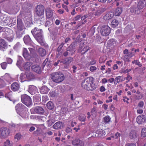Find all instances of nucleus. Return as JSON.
<instances>
[{"label":"nucleus","instance_id":"obj_1","mask_svg":"<svg viewBox=\"0 0 146 146\" xmlns=\"http://www.w3.org/2000/svg\"><path fill=\"white\" fill-rule=\"evenodd\" d=\"M50 76L52 80L56 83H60L64 79V74L60 72H53L50 74Z\"/></svg>","mask_w":146,"mask_h":146},{"label":"nucleus","instance_id":"obj_2","mask_svg":"<svg viewBox=\"0 0 146 146\" xmlns=\"http://www.w3.org/2000/svg\"><path fill=\"white\" fill-rule=\"evenodd\" d=\"M42 30L38 29V30L36 28H35L31 31V33L33 36L40 44L42 45L43 44V40L42 34Z\"/></svg>","mask_w":146,"mask_h":146},{"label":"nucleus","instance_id":"obj_3","mask_svg":"<svg viewBox=\"0 0 146 146\" xmlns=\"http://www.w3.org/2000/svg\"><path fill=\"white\" fill-rule=\"evenodd\" d=\"M94 78L92 77H87L84 79L82 83V88L86 90L89 89V87L90 86V83L94 82Z\"/></svg>","mask_w":146,"mask_h":146},{"label":"nucleus","instance_id":"obj_4","mask_svg":"<svg viewBox=\"0 0 146 146\" xmlns=\"http://www.w3.org/2000/svg\"><path fill=\"white\" fill-rule=\"evenodd\" d=\"M22 102L28 107L32 105V103L31 98L27 94H25L21 96Z\"/></svg>","mask_w":146,"mask_h":146},{"label":"nucleus","instance_id":"obj_5","mask_svg":"<svg viewBox=\"0 0 146 146\" xmlns=\"http://www.w3.org/2000/svg\"><path fill=\"white\" fill-rule=\"evenodd\" d=\"M44 7L42 5H38L36 6L35 10L36 14L38 16L43 15L44 13Z\"/></svg>","mask_w":146,"mask_h":146},{"label":"nucleus","instance_id":"obj_6","mask_svg":"<svg viewBox=\"0 0 146 146\" xmlns=\"http://www.w3.org/2000/svg\"><path fill=\"white\" fill-rule=\"evenodd\" d=\"M10 133L8 129L6 127H3L0 129V137L4 138L9 135Z\"/></svg>","mask_w":146,"mask_h":146},{"label":"nucleus","instance_id":"obj_7","mask_svg":"<svg viewBox=\"0 0 146 146\" xmlns=\"http://www.w3.org/2000/svg\"><path fill=\"white\" fill-rule=\"evenodd\" d=\"M31 112L32 114H42L44 112V109L42 107L39 106H37L31 110Z\"/></svg>","mask_w":146,"mask_h":146},{"label":"nucleus","instance_id":"obj_8","mask_svg":"<svg viewBox=\"0 0 146 146\" xmlns=\"http://www.w3.org/2000/svg\"><path fill=\"white\" fill-rule=\"evenodd\" d=\"M73 60L74 58L70 56L62 60V61H61V63L65 64V65L64 66V68H65L67 69L68 68L69 64L71 62L73 61Z\"/></svg>","mask_w":146,"mask_h":146},{"label":"nucleus","instance_id":"obj_9","mask_svg":"<svg viewBox=\"0 0 146 146\" xmlns=\"http://www.w3.org/2000/svg\"><path fill=\"white\" fill-rule=\"evenodd\" d=\"M110 31V27L107 26H104L101 28L100 32L102 36H106L109 34Z\"/></svg>","mask_w":146,"mask_h":146},{"label":"nucleus","instance_id":"obj_10","mask_svg":"<svg viewBox=\"0 0 146 146\" xmlns=\"http://www.w3.org/2000/svg\"><path fill=\"white\" fill-rule=\"evenodd\" d=\"M123 53L125 54L124 56V60L130 62V60L129 59L134 55L133 53L129 52L128 50L127 49L123 50Z\"/></svg>","mask_w":146,"mask_h":146},{"label":"nucleus","instance_id":"obj_11","mask_svg":"<svg viewBox=\"0 0 146 146\" xmlns=\"http://www.w3.org/2000/svg\"><path fill=\"white\" fill-rule=\"evenodd\" d=\"M25 108V107L21 103H19L17 104L15 108L17 113L21 116V112H22Z\"/></svg>","mask_w":146,"mask_h":146},{"label":"nucleus","instance_id":"obj_12","mask_svg":"<svg viewBox=\"0 0 146 146\" xmlns=\"http://www.w3.org/2000/svg\"><path fill=\"white\" fill-rule=\"evenodd\" d=\"M137 122L139 124H142L146 122V116L143 115L138 116L136 118Z\"/></svg>","mask_w":146,"mask_h":146},{"label":"nucleus","instance_id":"obj_13","mask_svg":"<svg viewBox=\"0 0 146 146\" xmlns=\"http://www.w3.org/2000/svg\"><path fill=\"white\" fill-rule=\"evenodd\" d=\"M130 10L131 13L137 15L139 14L141 12L140 10L136 5L131 6L130 8Z\"/></svg>","mask_w":146,"mask_h":146},{"label":"nucleus","instance_id":"obj_14","mask_svg":"<svg viewBox=\"0 0 146 146\" xmlns=\"http://www.w3.org/2000/svg\"><path fill=\"white\" fill-rule=\"evenodd\" d=\"M75 44L74 43H72L66 49L70 54L71 55H72L75 51Z\"/></svg>","mask_w":146,"mask_h":146},{"label":"nucleus","instance_id":"obj_15","mask_svg":"<svg viewBox=\"0 0 146 146\" xmlns=\"http://www.w3.org/2000/svg\"><path fill=\"white\" fill-rule=\"evenodd\" d=\"M31 69L35 72L38 74H40L41 72L40 67L39 65L35 64L32 65L31 67Z\"/></svg>","mask_w":146,"mask_h":146},{"label":"nucleus","instance_id":"obj_16","mask_svg":"<svg viewBox=\"0 0 146 146\" xmlns=\"http://www.w3.org/2000/svg\"><path fill=\"white\" fill-rule=\"evenodd\" d=\"M17 30L23 31L25 27L23 23L22 20L20 19H18L17 21Z\"/></svg>","mask_w":146,"mask_h":146},{"label":"nucleus","instance_id":"obj_17","mask_svg":"<svg viewBox=\"0 0 146 146\" xmlns=\"http://www.w3.org/2000/svg\"><path fill=\"white\" fill-rule=\"evenodd\" d=\"M73 145L75 146H84V143L82 140L78 139H75L72 141Z\"/></svg>","mask_w":146,"mask_h":146},{"label":"nucleus","instance_id":"obj_18","mask_svg":"<svg viewBox=\"0 0 146 146\" xmlns=\"http://www.w3.org/2000/svg\"><path fill=\"white\" fill-rule=\"evenodd\" d=\"M23 55L24 58L27 60H29L32 57L29 54L26 48H24L23 50Z\"/></svg>","mask_w":146,"mask_h":146},{"label":"nucleus","instance_id":"obj_19","mask_svg":"<svg viewBox=\"0 0 146 146\" xmlns=\"http://www.w3.org/2000/svg\"><path fill=\"white\" fill-rule=\"evenodd\" d=\"M113 14L110 12L106 13L103 17V20L106 22H108L113 17Z\"/></svg>","mask_w":146,"mask_h":146},{"label":"nucleus","instance_id":"obj_20","mask_svg":"<svg viewBox=\"0 0 146 146\" xmlns=\"http://www.w3.org/2000/svg\"><path fill=\"white\" fill-rule=\"evenodd\" d=\"M19 85L17 82H13L11 85V89L13 91L18 90L20 88Z\"/></svg>","mask_w":146,"mask_h":146},{"label":"nucleus","instance_id":"obj_21","mask_svg":"<svg viewBox=\"0 0 146 146\" xmlns=\"http://www.w3.org/2000/svg\"><path fill=\"white\" fill-rule=\"evenodd\" d=\"M64 123L62 122L58 121L56 122L53 126V128L56 129H59L63 127Z\"/></svg>","mask_w":146,"mask_h":146},{"label":"nucleus","instance_id":"obj_22","mask_svg":"<svg viewBox=\"0 0 146 146\" xmlns=\"http://www.w3.org/2000/svg\"><path fill=\"white\" fill-rule=\"evenodd\" d=\"M23 40L25 43L27 44H31L32 43V41L28 35L25 36L23 38Z\"/></svg>","mask_w":146,"mask_h":146},{"label":"nucleus","instance_id":"obj_23","mask_svg":"<svg viewBox=\"0 0 146 146\" xmlns=\"http://www.w3.org/2000/svg\"><path fill=\"white\" fill-rule=\"evenodd\" d=\"M107 10V9L105 8H101L97 10L95 13V15L96 16H100L103 12Z\"/></svg>","mask_w":146,"mask_h":146},{"label":"nucleus","instance_id":"obj_24","mask_svg":"<svg viewBox=\"0 0 146 146\" xmlns=\"http://www.w3.org/2000/svg\"><path fill=\"white\" fill-rule=\"evenodd\" d=\"M38 54L41 56H44L46 54V52L45 50L42 48H39L37 50Z\"/></svg>","mask_w":146,"mask_h":146},{"label":"nucleus","instance_id":"obj_25","mask_svg":"<svg viewBox=\"0 0 146 146\" xmlns=\"http://www.w3.org/2000/svg\"><path fill=\"white\" fill-rule=\"evenodd\" d=\"M49 90V89L46 86H42L40 90V93L43 94H47Z\"/></svg>","mask_w":146,"mask_h":146},{"label":"nucleus","instance_id":"obj_26","mask_svg":"<svg viewBox=\"0 0 146 146\" xmlns=\"http://www.w3.org/2000/svg\"><path fill=\"white\" fill-rule=\"evenodd\" d=\"M137 136L136 131L134 130H132L130 131L129 134V136L131 139H135Z\"/></svg>","mask_w":146,"mask_h":146},{"label":"nucleus","instance_id":"obj_27","mask_svg":"<svg viewBox=\"0 0 146 146\" xmlns=\"http://www.w3.org/2000/svg\"><path fill=\"white\" fill-rule=\"evenodd\" d=\"M46 16L47 18H50L53 15V12L50 8H47L45 10Z\"/></svg>","mask_w":146,"mask_h":146},{"label":"nucleus","instance_id":"obj_28","mask_svg":"<svg viewBox=\"0 0 146 146\" xmlns=\"http://www.w3.org/2000/svg\"><path fill=\"white\" fill-rule=\"evenodd\" d=\"M91 118L94 119L96 117L97 114V110L95 107H93L91 110Z\"/></svg>","mask_w":146,"mask_h":146},{"label":"nucleus","instance_id":"obj_29","mask_svg":"<svg viewBox=\"0 0 146 146\" xmlns=\"http://www.w3.org/2000/svg\"><path fill=\"white\" fill-rule=\"evenodd\" d=\"M3 21L4 23L8 24L10 22H11L12 20L9 17L5 15L3 19Z\"/></svg>","mask_w":146,"mask_h":146},{"label":"nucleus","instance_id":"obj_30","mask_svg":"<svg viewBox=\"0 0 146 146\" xmlns=\"http://www.w3.org/2000/svg\"><path fill=\"white\" fill-rule=\"evenodd\" d=\"M32 47H29V50L30 52V54L32 57H34L36 55V53L35 50V48L33 46H32Z\"/></svg>","mask_w":146,"mask_h":146},{"label":"nucleus","instance_id":"obj_31","mask_svg":"<svg viewBox=\"0 0 146 146\" xmlns=\"http://www.w3.org/2000/svg\"><path fill=\"white\" fill-rule=\"evenodd\" d=\"M26 78L27 80H30L35 78V76L33 74L30 72L26 73Z\"/></svg>","mask_w":146,"mask_h":146},{"label":"nucleus","instance_id":"obj_32","mask_svg":"<svg viewBox=\"0 0 146 146\" xmlns=\"http://www.w3.org/2000/svg\"><path fill=\"white\" fill-rule=\"evenodd\" d=\"M53 23V21L51 19L47 18L45 26L46 27H49L52 25Z\"/></svg>","mask_w":146,"mask_h":146},{"label":"nucleus","instance_id":"obj_33","mask_svg":"<svg viewBox=\"0 0 146 146\" xmlns=\"http://www.w3.org/2000/svg\"><path fill=\"white\" fill-rule=\"evenodd\" d=\"M7 46V43L3 39H0V48H5Z\"/></svg>","mask_w":146,"mask_h":146},{"label":"nucleus","instance_id":"obj_34","mask_svg":"<svg viewBox=\"0 0 146 146\" xmlns=\"http://www.w3.org/2000/svg\"><path fill=\"white\" fill-rule=\"evenodd\" d=\"M36 90V87L33 85H30L29 86V91L32 94H33L35 92Z\"/></svg>","mask_w":146,"mask_h":146},{"label":"nucleus","instance_id":"obj_35","mask_svg":"<svg viewBox=\"0 0 146 146\" xmlns=\"http://www.w3.org/2000/svg\"><path fill=\"white\" fill-rule=\"evenodd\" d=\"M46 107L48 109L52 110L54 108V105L52 102L50 101L47 103Z\"/></svg>","mask_w":146,"mask_h":146},{"label":"nucleus","instance_id":"obj_36","mask_svg":"<svg viewBox=\"0 0 146 146\" xmlns=\"http://www.w3.org/2000/svg\"><path fill=\"white\" fill-rule=\"evenodd\" d=\"M122 9L121 7H118L115 11V15L116 16H119L122 13Z\"/></svg>","mask_w":146,"mask_h":146},{"label":"nucleus","instance_id":"obj_37","mask_svg":"<svg viewBox=\"0 0 146 146\" xmlns=\"http://www.w3.org/2000/svg\"><path fill=\"white\" fill-rule=\"evenodd\" d=\"M94 82H93L90 83V86L89 87V89H88V91H92L96 89V88L97 86L95 84Z\"/></svg>","mask_w":146,"mask_h":146},{"label":"nucleus","instance_id":"obj_38","mask_svg":"<svg viewBox=\"0 0 146 146\" xmlns=\"http://www.w3.org/2000/svg\"><path fill=\"white\" fill-rule=\"evenodd\" d=\"M103 131L102 129L97 131L95 132V137H101L103 136Z\"/></svg>","mask_w":146,"mask_h":146},{"label":"nucleus","instance_id":"obj_39","mask_svg":"<svg viewBox=\"0 0 146 146\" xmlns=\"http://www.w3.org/2000/svg\"><path fill=\"white\" fill-rule=\"evenodd\" d=\"M20 79L21 80L20 81L21 82L27 80L26 78V73L25 74L21 73L20 76Z\"/></svg>","mask_w":146,"mask_h":146},{"label":"nucleus","instance_id":"obj_40","mask_svg":"<svg viewBox=\"0 0 146 146\" xmlns=\"http://www.w3.org/2000/svg\"><path fill=\"white\" fill-rule=\"evenodd\" d=\"M119 22L116 19H114L111 22V26L113 28H115L118 25Z\"/></svg>","mask_w":146,"mask_h":146},{"label":"nucleus","instance_id":"obj_41","mask_svg":"<svg viewBox=\"0 0 146 146\" xmlns=\"http://www.w3.org/2000/svg\"><path fill=\"white\" fill-rule=\"evenodd\" d=\"M137 6L140 10L143 9L145 6H146L145 4L141 0L138 2Z\"/></svg>","mask_w":146,"mask_h":146},{"label":"nucleus","instance_id":"obj_42","mask_svg":"<svg viewBox=\"0 0 146 146\" xmlns=\"http://www.w3.org/2000/svg\"><path fill=\"white\" fill-rule=\"evenodd\" d=\"M22 31L17 30L16 31V37L18 38H20L22 36L23 32Z\"/></svg>","mask_w":146,"mask_h":146},{"label":"nucleus","instance_id":"obj_43","mask_svg":"<svg viewBox=\"0 0 146 146\" xmlns=\"http://www.w3.org/2000/svg\"><path fill=\"white\" fill-rule=\"evenodd\" d=\"M125 79V78H122V77L121 76H117L115 78V80H117V82L118 83L122 82Z\"/></svg>","mask_w":146,"mask_h":146},{"label":"nucleus","instance_id":"obj_44","mask_svg":"<svg viewBox=\"0 0 146 146\" xmlns=\"http://www.w3.org/2000/svg\"><path fill=\"white\" fill-rule=\"evenodd\" d=\"M32 64L30 62H27L24 65V67L25 69L28 70L29 69L30 66L32 65Z\"/></svg>","mask_w":146,"mask_h":146},{"label":"nucleus","instance_id":"obj_45","mask_svg":"<svg viewBox=\"0 0 146 146\" xmlns=\"http://www.w3.org/2000/svg\"><path fill=\"white\" fill-rule=\"evenodd\" d=\"M141 136L142 137H146V128H143L141 130Z\"/></svg>","mask_w":146,"mask_h":146},{"label":"nucleus","instance_id":"obj_46","mask_svg":"<svg viewBox=\"0 0 146 146\" xmlns=\"http://www.w3.org/2000/svg\"><path fill=\"white\" fill-rule=\"evenodd\" d=\"M22 136L19 133H17L15 136V139L16 141H17L20 140L21 137Z\"/></svg>","mask_w":146,"mask_h":146},{"label":"nucleus","instance_id":"obj_47","mask_svg":"<svg viewBox=\"0 0 146 146\" xmlns=\"http://www.w3.org/2000/svg\"><path fill=\"white\" fill-rule=\"evenodd\" d=\"M90 47L88 46H85L81 51V53L82 54H84L90 49Z\"/></svg>","mask_w":146,"mask_h":146},{"label":"nucleus","instance_id":"obj_48","mask_svg":"<svg viewBox=\"0 0 146 146\" xmlns=\"http://www.w3.org/2000/svg\"><path fill=\"white\" fill-rule=\"evenodd\" d=\"M54 122V121L53 119H50L47 121V124L48 127H49L51 126Z\"/></svg>","mask_w":146,"mask_h":146},{"label":"nucleus","instance_id":"obj_49","mask_svg":"<svg viewBox=\"0 0 146 146\" xmlns=\"http://www.w3.org/2000/svg\"><path fill=\"white\" fill-rule=\"evenodd\" d=\"M103 119L104 122L106 123H108L110 120V118L108 116H105L104 118Z\"/></svg>","mask_w":146,"mask_h":146},{"label":"nucleus","instance_id":"obj_50","mask_svg":"<svg viewBox=\"0 0 146 146\" xmlns=\"http://www.w3.org/2000/svg\"><path fill=\"white\" fill-rule=\"evenodd\" d=\"M133 64H135L138 66L139 67H141L142 65L141 64V63L138 60H134L132 62Z\"/></svg>","mask_w":146,"mask_h":146},{"label":"nucleus","instance_id":"obj_51","mask_svg":"<svg viewBox=\"0 0 146 146\" xmlns=\"http://www.w3.org/2000/svg\"><path fill=\"white\" fill-rule=\"evenodd\" d=\"M64 44V43L63 42H62L59 45L58 48L57 49V51L58 52H60L61 51V49Z\"/></svg>","mask_w":146,"mask_h":146},{"label":"nucleus","instance_id":"obj_52","mask_svg":"<svg viewBox=\"0 0 146 146\" xmlns=\"http://www.w3.org/2000/svg\"><path fill=\"white\" fill-rule=\"evenodd\" d=\"M50 62L49 61H48V60H47V59H46L44 62H43L42 64L43 65H44V66H49L50 67V65L49 64Z\"/></svg>","mask_w":146,"mask_h":146},{"label":"nucleus","instance_id":"obj_53","mask_svg":"<svg viewBox=\"0 0 146 146\" xmlns=\"http://www.w3.org/2000/svg\"><path fill=\"white\" fill-rule=\"evenodd\" d=\"M44 19L45 18L44 17V16H43L42 17H41V18H40L39 19V21H37L38 22H40L39 23L40 24V25L39 24L38 25L39 26L40 25H41L42 24H44Z\"/></svg>","mask_w":146,"mask_h":146},{"label":"nucleus","instance_id":"obj_54","mask_svg":"<svg viewBox=\"0 0 146 146\" xmlns=\"http://www.w3.org/2000/svg\"><path fill=\"white\" fill-rule=\"evenodd\" d=\"M120 136V134L118 133H116L115 135L114 136H112L113 137V138H115L116 139H117L118 140H119Z\"/></svg>","mask_w":146,"mask_h":146},{"label":"nucleus","instance_id":"obj_55","mask_svg":"<svg viewBox=\"0 0 146 146\" xmlns=\"http://www.w3.org/2000/svg\"><path fill=\"white\" fill-rule=\"evenodd\" d=\"M5 38L9 41L11 42L12 41L13 39L14 36H7L4 37Z\"/></svg>","mask_w":146,"mask_h":146},{"label":"nucleus","instance_id":"obj_56","mask_svg":"<svg viewBox=\"0 0 146 146\" xmlns=\"http://www.w3.org/2000/svg\"><path fill=\"white\" fill-rule=\"evenodd\" d=\"M106 59L104 58V57H100L99 60V62L100 63H104L106 61Z\"/></svg>","mask_w":146,"mask_h":146},{"label":"nucleus","instance_id":"obj_57","mask_svg":"<svg viewBox=\"0 0 146 146\" xmlns=\"http://www.w3.org/2000/svg\"><path fill=\"white\" fill-rule=\"evenodd\" d=\"M97 69V68L95 66H91L90 68V70L92 72H94Z\"/></svg>","mask_w":146,"mask_h":146},{"label":"nucleus","instance_id":"obj_58","mask_svg":"<svg viewBox=\"0 0 146 146\" xmlns=\"http://www.w3.org/2000/svg\"><path fill=\"white\" fill-rule=\"evenodd\" d=\"M7 66V63L6 62H4L1 64V66L2 68L3 69H6Z\"/></svg>","mask_w":146,"mask_h":146},{"label":"nucleus","instance_id":"obj_59","mask_svg":"<svg viewBox=\"0 0 146 146\" xmlns=\"http://www.w3.org/2000/svg\"><path fill=\"white\" fill-rule=\"evenodd\" d=\"M86 118L85 115H83L80 117L79 119L81 121H84Z\"/></svg>","mask_w":146,"mask_h":146},{"label":"nucleus","instance_id":"obj_60","mask_svg":"<svg viewBox=\"0 0 146 146\" xmlns=\"http://www.w3.org/2000/svg\"><path fill=\"white\" fill-rule=\"evenodd\" d=\"M49 94L51 97H54L55 95V92L54 91H50Z\"/></svg>","mask_w":146,"mask_h":146},{"label":"nucleus","instance_id":"obj_61","mask_svg":"<svg viewBox=\"0 0 146 146\" xmlns=\"http://www.w3.org/2000/svg\"><path fill=\"white\" fill-rule=\"evenodd\" d=\"M144 102L143 101H140L138 103V106L140 108H142L144 106Z\"/></svg>","mask_w":146,"mask_h":146},{"label":"nucleus","instance_id":"obj_62","mask_svg":"<svg viewBox=\"0 0 146 146\" xmlns=\"http://www.w3.org/2000/svg\"><path fill=\"white\" fill-rule=\"evenodd\" d=\"M69 54V52L66 50L63 52V55L64 57H67L68 55Z\"/></svg>","mask_w":146,"mask_h":146},{"label":"nucleus","instance_id":"obj_63","mask_svg":"<svg viewBox=\"0 0 146 146\" xmlns=\"http://www.w3.org/2000/svg\"><path fill=\"white\" fill-rule=\"evenodd\" d=\"M125 78V79L127 80V81H126V82H128L130 80H131L132 79V77L130 76L129 75H128L126 78Z\"/></svg>","mask_w":146,"mask_h":146},{"label":"nucleus","instance_id":"obj_64","mask_svg":"<svg viewBox=\"0 0 146 146\" xmlns=\"http://www.w3.org/2000/svg\"><path fill=\"white\" fill-rule=\"evenodd\" d=\"M72 131L71 128L69 127H67L66 129V131L67 133H69L71 131Z\"/></svg>","mask_w":146,"mask_h":146}]
</instances>
